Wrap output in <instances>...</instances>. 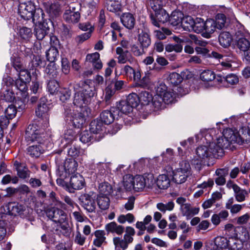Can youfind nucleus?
I'll return each mask as SVG.
<instances>
[{"label": "nucleus", "mask_w": 250, "mask_h": 250, "mask_svg": "<svg viewBox=\"0 0 250 250\" xmlns=\"http://www.w3.org/2000/svg\"><path fill=\"white\" fill-rule=\"evenodd\" d=\"M47 103V99L45 97L40 99V103L36 109V114L39 117H42L45 119H48V112L49 107Z\"/></svg>", "instance_id": "dca6fc26"}, {"label": "nucleus", "mask_w": 250, "mask_h": 250, "mask_svg": "<svg viewBox=\"0 0 250 250\" xmlns=\"http://www.w3.org/2000/svg\"><path fill=\"white\" fill-rule=\"evenodd\" d=\"M93 195V192H89L81 194L79 197L81 206L88 212H93L96 209L95 197Z\"/></svg>", "instance_id": "1a4fd4ad"}, {"label": "nucleus", "mask_w": 250, "mask_h": 250, "mask_svg": "<svg viewBox=\"0 0 250 250\" xmlns=\"http://www.w3.org/2000/svg\"><path fill=\"white\" fill-rule=\"evenodd\" d=\"M160 189H167L170 185V180L166 174L160 175L155 182Z\"/></svg>", "instance_id": "7c9ffc66"}, {"label": "nucleus", "mask_w": 250, "mask_h": 250, "mask_svg": "<svg viewBox=\"0 0 250 250\" xmlns=\"http://www.w3.org/2000/svg\"><path fill=\"white\" fill-rule=\"evenodd\" d=\"M134 190L136 191H141L145 188V182L144 177L141 175H136L133 177Z\"/></svg>", "instance_id": "2f4dec72"}, {"label": "nucleus", "mask_w": 250, "mask_h": 250, "mask_svg": "<svg viewBox=\"0 0 250 250\" xmlns=\"http://www.w3.org/2000/svg\"><path fill=\"white\" fill-rule=\"evenodd\" d=\"M125 101L130 104L132 108L138 106L139 103V97L137 94L132 93L128 95Z\"/></svg>", "instance_id": "c03bdc74"}, {"label": "nucleus", "mask_w": 250, "mask_h": 250, "mask_svg": "<svg viewBox=\"0 0 250 250\" xmlns=\"http://www.w3.org/2000/svg\"><path fill=\"white\" fill-rule=\"evenodd\" d=\"M176 203L180 205V210L182 215L185 216L188 220L190 219L199 212V208L191 207L190 204L186 203L185 198L182 197L177 198Z\"/></svg>", "instance_id": "6e6552de"}, {"label": "nucleus", "mask_w": 250, "mask_h": 250, "mask_svg": "<svg viewBox=\"0 0 250 250\" xmlns=\"http://www.w3.org/2000/svg\"><path fill=\"white\" fill-rule=\"evenodd\" d=\"M118 110L113 107L110 110L103 111L100 114V119L104 125H109L113 122L116 116H118Z\"/></svg>", "instance_id": "4468645a"}, {"label": "nucleus", "mask_w": 250, "mask_h": 250, "mask_svg": "<svg viewBox=\"0 0 250 250\" xmlns=\"http://www.w3.org/2000/svg\"><path fill=\"white\" fill-rule=\"evenodd\" d=\"M173 40L175 42V44H173L174 51L176 52H181L183 49V45L185 42L183 38H180L177 37H173Z\"/></svg>", "instance_id": "052dcab7"}, {"label": "nucleus", "mask_w": 250, "mask_h": 250, "mask_svg": "<svg viewBox=\"0 0 250 250\" xmlns=\"http://www.w3.org/2000/svg\"><path fill=\"white\" fill-rule=\"evenodd\" d=\"M216 28V25L214 20L210 19L207 20L205 22L204 34L206 35L205 37L210 38V35L214 33Z\"/></svg>", "instance_id": "c756f323"}, {"label": "nucleus", "mask_w": 250, "mask_h": 250, "mask_svg": "<svg viewBox=\"0 0 250 250\" xmlns=\"http://www.w3.org/2000/svg\"><path fill=\"white\" fill-rule=\"evenodd\" d=\"M19 35L20 37L24 40L29 39L32 35L31 28L26 27H22L19 30Z\"/></svg>", "instance_id": "680f3d73"}, {"label": "nucleus", "mask_w": 250, "mask_h": 250, "mask_svg": "<svg viewBox=\"0 0 250 250\" xmlns=\"http://www.w3.org/2000/svg\"><path fill=\"white\" fill-rule=\"evenodd\" d=\"M8 211L11 214L15 215L23 210V208L21 206L12 203L8 204Z\"/></svg>", "instance_id": "6e6d98bb"}, {"label": "nucleus", "mask_w": 250, "mask_h": 250, "mask_svg": "<svg viewBox=\"0 0 250 250\" xmlns=\"http://www.w3.org/2000/svg\"><path fill=\"white\" fill-rule=\"evenodd\" d=\"M218 41L222 46L226 48L230 45L232 38L229 32H222L219 35Z\"/></svg>", "instance_id": "cd10ccee"}, {"label": "nucleus", "mask_w": 250, "mask_h": 250, "mask_svg": "<svg viewBox=\"0 0 250 250\" xmlns=\"http://www.w3.org/2000/svg\"><path fill=\"white\" fill-rule=\"evenodd\" d=\"M227 21L226 16L222 13H218L216 15L215 17V24L216 25L217 29H221L225 27Z\"/></svg>", "instance_id": "37998d69"}, {"label": "nucleus", "mask_w": 250, "mask_h": 250, "mask_svg": "<svg viewBox=\"0 0 250 250\" xmlns=\"http://www.w3.org/2000/svg\"><path fill=\"white\" fill-rule=\"evenodd\" d=\"M205 21L201 18H196L194 21L192 30L198 33L204 31L205 29Z\"/></svg>", "instance_id": "49530a36"}, {"label": "nucleus", "mask_w": 250, "mask_h": 250, "mask_svg": "<svg viewBox=\"0 0 250 250\" xmlns=\"http://www.w3.org/2000/svg\"><path fill=\"white\" fill-rule=\"evenodd\" d=\"M145 48L142 47L139 43L132 44L130 47V51L135 56H140L145 54Z\"/></svg>", "instance_id": "8fccbe9b"}, {"label": "nucleus", "mask_w": 250, "mask_h": 250, "mask_svg": "<svg viewBox=\"0 0 250 250\" xmlns=\"http://www.w3.org/2000/svg\"><path fill=\"white\" fill-rule=\"evenodd\" d=\"M117 221L121 224H124L126 222L131 224L135 221V217L132 214L130 213L126 215L121 214L118 217Z\"/></svg>", "instance_id": "3c124183"}, {"label": "nucleus", "mask_w": 250, "mask_h": 250, "mask_svg": "<svg viewBox=\"0 0 250 250\" xmlns=\"http://www.w3.org/2000/svg\"><path fill=\"white\" fill-rule=\"evenodd\" d=\"M200 78L204 82L212 81L215 78V74L211 70H205L200 74Z\"/></svg>", "instance_id": "a18cd8bd"}, {"label": "nucleus", "mask_w": 250, "mask_h": 250, "mask_svg": "<svg viewBox=\"0 0 250 250\" xmlns=\"http://www.w3.org/2000/svg\"><path fill=\"white\" fill-rule=\"evenodd\" d=\"M105 125L98 118L91 122L89 125L90 131L95 136V140L98 141L103 138L105 135Z\"/></svg>", "instance_id": "9d476101"}, {"label": "nucleus", "mask_w": 250, "mask_h": 250, "mask_svg": "<svg viewBox=\"0 0 250 250\" xmlns=\"http://www.w3.org/2000/svg\"><path fill=\"white\" fill-rule=\"evenodd\" d=\"M229 170L227 168H219L215 171V174L217 176L215 179V183L219 186H223L226 183L225 177L228 175Z\"/></svg>", "instance_id": "a878e982"}, {"label": "nucleus", "mask_w": 250, "mask_h": 250, "mask_svg": "<svg viewBox=\"0 0 250 250\" xmlns=\"http://www.w3.org/2000/svg\"><path fill=\"white\" fill-rule=\"evenodd\" d=\"M194 21L190 16H187L182 20L181 24L185 30L190 31L193 29Z\"/></svg>", "instance_id": "a19ab883"}, {"label": "nucleus", "mask_w": 250, "mask_h": 250, "mask_svg": "<svg viewBox=\"0 0 250 250\" xmlns=\"http://www.w3.org/2000/svg\"><path fill=\"white\" fill-rule=\"evenodd\" d=\"M19 180L18 177L7 174L4 176L2 178L1 183L2 185H7L11 182L13 184H16L18 183Z\"/></svg>", "instance_id": "4d7b16f0"}, {"label": "nucleus", "mask_w": 250, "mask_h": 250, "mask_svg": "<svg viewBox=\"0 0 250 250\" xmlns=\"http://www.w3.org/2000/svg\"><path fill=\"white\" fill-rule=\"evenodd\" d=\"M191 175V169L189 163L182 161L179 164V167L173 171V181L176 184L185 183L188 177Z\"/></svg>", "instance_id": "7ed1b4c3"}, {"label": "nucleus", "mask_w": 250, "mask_h": 250, "mask_svg": "<svg viewBox=\"0 0 250 250\" xmlns=\"http://www.w3.org/2000/svg\"><path fill=\"white\" fill-rule=\"evenodd\" d=\"M78 167L77 162L73 158L66 159L63 165H59L57 174L62 178H68L71 174L75 173Z\"/></svg>", "instance_id": "39448f33"}, {"label": "nucleus", "mask_w": 250, "mask_h": 250, "mask_svg": "<svg viewBox=\"0 0 250 250\" xmlns=\"http://www.w3.org/2000/svg\"><path fill=\"white\" fill-rule=\"evenodd\" d=\"M81 15L79 11L65 10L63 15V19L69 23H76L80 21Z\"/></svg>", "instance_id": "393cba45"}, {"label": "nucleus", "mask_w": 250, "mask_h": 250, "mask_svg": "<svg viewBox=\"0 0 250 250\" xmlns=\"http://www.w3.org/2000/svg\"><path fill=\"white\" fill-rule=\"evenodd\" d=\"M113 242L116 248L119 247L123 250H125L128 248V245L124 238L122 239L119 237H115L113 238Z\"/></svg>", "instance_id": "bf43d9fd"}, {"label": "nucleus", "mask_w": 250, "mask_h": 250, "mask_svg": "<svg viewBox=\"0 0 250 250\" xmlns=\"http://www.w3.org/2000/svg\"><path fill=\"white\" fill-rule=\"evenodd\" d=\"M44 19V14L42 9L40 8H35L33 13V17L31 18L33 23L35 24L41 23Z\"/></svg>", "instance_id": "f704fd0d"}, {"label": "nucleus", "mask_w": 250, "mask_h": 250, "mask_svg": "<svg viewBox=\"0 0 250 250\" xmlns=\"http://www.w3.org/2000/svg\"><path fill=\"white\" fill-rule=\"evenodd\" d=\"M243 142H224L222 143L224 149L233 150L235 149L238 145H242Z\"/></svg>", "instance_id": "0e129e2a"}, {"label": "nucleus", "mask_w": 250, "mask_h": 250, "mask_svg": "<svg viewBox=\"0 0 250 250\" xmlns=\"http://www.w3.org/2000/svg\"><path fill=\"white\" fill-rule=\"evenodd\" d=\"M105 229L107 233H111L121 235L125 231V228L122 225H118L115 222H111L105 225Z\"/></svg>", "instance_id": "4be33fe9"}, {"label": "nucleus", "mask_w": 250, "mask_h": 250, "mask_svg": "<svg viewBox=\"0 0 250 250\" xmlns=\"http://www.w3.org/2000/svg\"><path fill=\"white\" fill-rule=\"evenodd\" d=\"M17 111L16 106L13 104H10L5 110V114L8 116V118L12 119L15 117Z\"/></svg>", "instance_id": "774afa93"}, {"label": "nucleus", "mask_w": 250, "mask_h": 250, "mask_svg": "<svg viewBox=\"0 0 250 250\" xmlns=\"http://www.w3.org/2000/svg\"><path fill=\"white\" fill-rule=\"evenodd\" d=\"M35 8L34 4L31 1L21 2L19 5L18 13L22 19L29 20L33 17V13Z\"/></svg>", "instance_id": "9b49d317"}, {"label": "nucleus", "mask_w": 250, "mask_h": 250, "mask_svg": "<svg viewBox=\"0 0 250 250\" xmlns=\"http://www.w3.org/2000/svg\"><path fill=\"white\" fill-rule=\"evenodd\" d=\"M165 5H157L155 7H150L154 12V14L150 15L151 22L155 26L159 27L160 23H164L169 19L168 14L163 8Z\"/></svg>", "instance_id": "423d86ee"}, {"label": "nucleus", "mask_w": 250, "mask_h": 250, "mask_svg": "<svg viewBox=\"0 0 250 250\" xmlns=\"http://www.w3.org/2000/svg\"><path fill=\"white\" fill-rule=\"evenodd\" d=\"M59 84L56 80L49 81L47 84V89L51 94H54L58 91Z\"/></svg>", "instance_id": "69168bd1"}, {"label": "nucleus", "mask_w": 250, "mask_h": 250, "mask_svg": "<svg viewBox=\"0 0 250 250\" xmlns=\"http://www.w3.org/2000/svg\"><path fill=\"white\" fill-rule=\"evenodd\" d=\"M89 81H81L74 85L76 93L74 97L73 104L80 108L83 107L81 111L72 112L71 109L65 107V114L67 120H70L72 125L76 128H80L84 125L86 121L85 112H87L86 105L89 104L95 94V88L90 85ZM87 114V113H86Z\"/></svg>", "instance_id": "f257e3e1"}, {"label": "nucleus", "mask_w": 250, "mask_h": 250, "mask_svg": "<svg viewBox=\"0 0 250 250\" xmlns=\"http://www.w3.org/2000/svg\"><path fill=\"white\" fill-rule=\"evenodd\" d=\"M190 72L188 70L182 71L181 74L172 72L169 74L168 81L169 83L173 85H177L180 84L184 79H188L190 76Z\"/></svg>", "instance_id": "2eb2a0df"}, {"label": "nucleus", "mask_w": 250, "mask_h": 250, "mask_svg": "<svg viewBox=\"0 0 250 250\" xmlns=\"http://www.w3.org/2000/svg\"><path fill=\"white\" fill-rule=\"evenodd\" d=\"M86 237L81 233L78 227H77V230L73 235V241L74 243L79 246H83L86 241Z\"/></svg>", "instance_id": "ea45409f"}, {"label": "nucleus", "mask_w": 250, "mask_h": 250, "mask_svg": "<svg viewBox=\"0 0 250 250\" xmlns=\"http://www.w3.org/2000/svg\"><path fill=\"white\" fill-rule=\"evenodd\" d=\"M44 71L46 74L48 75L51 78H57L59 74L55 62H50L47 65Z\"/></svg>", "instance_id": "4c0bfd02"}, {"label": "nucleus", "mask_w": 250, "mask_h": 250, "mask_svg": "<svg viewBox=\"0 0 250 250\" xmlns=\"http://www.w3.org/2000/svg\"><path fill=\"white\" fill-rule=\"evenodd\" d=\"M46 215L53 222L59 223L63 230L68 228L67 221V214L63 210L58 208H52L46 211Z\"/></svg>", "instance_id": "20e7f679"}, {"label": "nucleus", "mask_w": 250, "mask_h": 250, "mask_svg": "<svg viewBox=\"0 0 250 250\" xmlns=\"http://www.w3.org/2000/svg\"><path fill=\"white\" fill-rule=\"evenodd\" d=\"M211 154L209 151L208 145L207 146H201L196 149V155L198 158H193L191 160V163L195 166V167L198 170H200L202 168V162L211 157Z\"/></svg>", "instance_id": "0eeeda50"}, {"label": "nucleus", "mask_w": 250, "mask_h": 250, "mask_svg": "<svg viewBox=\"0 0 250 250\" xmlns=\"http://www.w3.org/2000/svg\"><path fill=\"white\" fill-rule=\"evenodd\" d=\"M139 100L142 102L144 104H149L152 100V95L147 91L142 92L140 94Z\"/></svg>", "instance_id": "13d9d810"}, {"label": "nucleus", "mask_w": 250, "mask_h": 250, "mask_svg": "<svg viewBox=\"0 0 250 250\" xmlns=\"http://www.w3.org/2000/svg\"><path fill=\"white\" fill-rule=\"evenodd\" d=\"M59 55L57 48L53 46L50 47L46 52L45 56L47 60L51 62H55Z\"/></svg>", "instance_id": "473e14b6"}, {"label": "nucleus", "mask_w": 250, "mask_h": 250, "mask_svg": "<svg viewBox=\"0 0 250 250\" xmlns=\"http://www.w3.org/2000/svg\"><path fill=\"white\" fill-rule=\"evenodd\" d=\"M116 109L118 110V116H119L120 112L121 113L127 115L130 113L133 109L132 107L125 100L121 101L117 104Z\"/></svg>", "instance_id": "c85d7f7f"}, {"label": "nucleus", "mask_w": 250, "mask_h": 250, "mask_svg": "<svg viewBox=\"0 0 250 250\" xmlns=\"http://www.w3.org/2000/svg\"><path fill=\"white\" fill-rule=\"evenodd\" d=\"M27 82V81L20 79H17L15 81V86L19 90V92L17 93V95H20L24 99L28 96Z\"/></svg>", "instance_id": "b1692460"}, {"label": "nucleus", "mask_w": 250, "mask_h": 250, "mask_svg": "<svg viewBox=\"0 0 250 250\" xmlns=\"http://www.w3.org/2000/svg\"><path fill=\"white\" fill-rule=\"evenodd\" d=\"M163 101L162 97L158 95H155L150 102V104L154 107V110H158L161 109L163 104Z\"/></svg>", "instance_id": "de8ad7c7"}, {"label": "nucleus", "mask_w": 250, "mask_h": 250, "mask_svg": "<svg viewBox=\"0 0 250 250\" xmlns=\"http://www.w3.org/2000/svg\"><path fill=\"white\" fill-rule=\"evenodd\" d=\"M121 21L123 25L128 29H132L135 24L136 21L134 16L130 13L123 14L121 17Z\"/></svg>", "instance_id": "5701e85b"}, {"label": "nucleus", "mask_w": 250, "mask_h": 250, "mask_svg": "<svg viewBox=\"0 0 250 250\" xmlns=\"http://www.w3.org/2000/svg\"><path fill=\"white\" fill-rule=\"evenodd\" d=\"M115 89L112 83L108 84L104 90V100L107 104L109 103L112 97L115 94Z\"/></svg>", "instance_id": "79ce46f5"}, {"label": "nucleus", "mask_w": 250, "mask_h": 250, "mask_svg": "<svg viewBox=\"0 0 250 250\" xmlns=\"http://www.w3.org/2000/svg\"><path fill=\"white\" fill-rule=\"evenodd\" d=\"M95 238L93 240V245L97 247H100L105 243V232L104 230H96L94 232Z\"/></svg>", "instance_id": "bb28decb"}, {"label": "nucleus", "mask_w": 250, "mask_h": 250, "mask_svg": "<svg viewBox=\"0 0 250 250\" xmlns=\"http://www.w3.org/2000/svg\"><path fill=\"white\" fill-rule=\"evenodd\" d=\"M80 141H91L95 140V136L89 130H84L79 136Z\"/></svg>", "instance_id": "e2e57ef3"}, {"label": "nucleus", "mask_w": 250, "mask_h": 250, "mask_svg": "<svg viewBox=\"0 0 250 250\" xmlns=\"http://www.w3.org/2000/svg\"><path fill=\"white\" fill-rule=\"evenodd\" d=\"M137 41L138 43L142 46V47H144L146 49L151 44V39L147 29L144 28L141 33L138 31Z\"/></svg>", "instance_id": "a211bd4d"}, {"label": "nucleus", "mask_w": 250, "mask_h": 250, "mask_svg": "<svg viewBox=\"0 0 250 250\" xmlns=\"http://www.w3.org/2000/svg\"><path fill=\"white\" fill-rule=\"evenodd\" d=\"M157 208L161 212L165 213L167 210L171 211L174 207V203L169 201L166 204L159 203L156 205Z\"/></svg>", "instance_id": "09e8293b"}, {"label": "nucleus", "mask_w": 250, "mask_h": 250, "mask_svg": "<svg viewBox=\"0 0 250 250\" xmlns=\"http://www.w3.org/2000/svg\"><path fill=\"white\" fill-rule=\"evenodd\" d=\"M144 181L145 182V187L151 188L155 184L156 182L155 179L153 174L145 173L143 175Z\"/></svg>", "instance_id": "603ef678"}, {"label": "nucleus", "mask_w": 250, "mask_h": 250, "mask_svg": "<svg viewBox=\"0 0 250 250\" xmlns=\"http://www.w3.org/2000/svg\"><path fill=\"white\" fill-rule=\"evenodd\" d=\"M239 133L242 134L239 136L241 141H250V124L248 128L245 126L241 127L239 129Z\"/></svg>", "instance_id": "5fc2aeb1"}, {"label": "nucleus", "mask_w": 250, "mask_h": 250, "mask_svg": "<svg viewBox=\"0 0 250 250\" xmlns=\"http://www.w3.org/2000/svg\"><path fill=\"white\" fill-rule=\"evenodd\" d=\"M241 136L242 134L239 133V130L237 131L236 130L227 128L218 136H217L215 130H204L197 134L195 137L196 141H220L223 140V137L226 141H241L239 136Z\"/></svg>", "instance_id": "f03ea898"}, {"label": "nucleus", "mask_w": 250, "mask_h": 250, "mask_svg": "<svg viewBox=\"0 0 250 250\" xmlns=\"http://www.w3.org/2000/svg\"><path fill=\"white\" fill-rule=\"evenodd\" d=\"M109 203L110 200L107 196L98 195L97 197V204L101 209L105 210L108 208Z\"/></svg>", "instance_id": "58836bf2"}, {"label": "nucleus", "mask_w": 250, "mask_h": 250, "mask_svg": "<svg viewBox=\"0 0 250 250\" xmlns=\"http://www.w3.org/2000/svg\"><path fill=\"white\" fill-rule=\"evenodd\" d=\"M25 138L26 141H36L40 139L43 140L45 139V136L43 134L40 133L35 125H29L26 129Z\"/></svg>", "instance_id": "f8f14e48"}, {"label": "nucleus", "mask_w": 250, "mask_h": 250, "mask_svg": "<svg viewBox=\"0 0 250 250\" xmlns=\"http://www.w3.org/2000/svg\"><path fill=\"white\" fill-rule=\"evenodd\" d=\"M17 172L19 177L22 179L28 178L30 175V171L25 166H23L21 167H17Z\"/></svg>", "instance_id": "864d4df0"}, {"label": "nucleus", "mask_w": 250, "mask_h": 250, "mask_svg": "<svg viewBox=\"0 0 250 250\" xmlns=\"http://www.w3.org/2000/svg\"><path fill=\"white\" fill-rule=\"evenodd\" d=\"M70 184L73 189L80 190L85 186L84 179L81 175L76 173L71 177Z\"/></svg>", "instance_id": "aec40b11"}, {"label": "nucleus", "mask_w": 250, "mask_h": 250, "mask_svg": "<svg viewBox=\"0 0 250 250\" xmlns=\"http://www.w3.org/2000/svg\"><path fill=\"white\" fill-rule=\"evenodd\" d=\"M250 47V41L244 37L239 38L235 41L234 44V48L236 49L237 53L245 52L249 49Z\"/></svg>", "instance_id": "6ab92c4d"}, {"label": "nucleus", "mask_w": 250, "mask_h": 250, "mask_svg": "<svg viewBox=\"0 0 250 250\" xmlns=\"http://www.w3.org/2000/svg\"><path fill=\"white\" fill-rule=\"evenodd\" d=\"M105 6L108 11L116 13L121 10V5L118 1L106 0Z\"/></svg>", "instance_id": "72a5a7b5"}, {"label": "nucleus", "mask_w": 250, "mask_h": 250, "mask_svg": "<svg viewBox=\"0 0 250 250\" xmlns=\"http://www.w3.org/2000/svg\"><path fill=\"white\" fill-rule=\"evenodd\" d=\"M99 195L107 196L112 193V188L109 184L107 182H104L99 185Z\"/></svg>", "instance_id": "c9c22d12"}, {"label": "nucleus", "mask_w": 250, "mask_h": 250, "mask_svg": "<svg viewBox=\"0 0 250 250\" xmlns=\"http://www.w3.org/2000/svg\"><path fill=\"white\" fill-rule=\"evenodd\" d=\"M224 142H209L208 144L211 157L219 158L224 154L222 143Z\"/></svg>", "instance_id": "ddd939ff"}, {"label": "nucleus", "mask_w": 250, "mask_h": 250, "mask_svg": "<svg viewBox=\"0 0 250 250\" xmlns=\"http://www.w3.org/2000/svg\"><path fill=\"white\" fill-rule=\"evenodd\" d=\"M234 192L235 198L236 201L239 202L245 201L246 197L249 195L246 190L241 189L239 187L238 188L235 187Z\"/></svg>", "instance_id": "e433bc0d"}, {"label": "nucleus", "mask_w": 250, "mask_h": 250, "mask_svg": "<svg viewBox=\"0 0 250 250\" xmlns=\"http://www.w3.org/2000/svg\"><path fill=\"white\" fill-rule=\"evenodd\" d=\"M174 94L170 89L167 90L163 95L162 99L164 103L166 104L171 103L174 100Z\"/></svg>", "instance_id": "338daca9"}, {"label": "nucleus", "mask_w": 250, "mask_h": 250, "mask_svg": "<svg viewBox=\"0 0 250 250\" xmlns=\"http://www.w3.org/2000/svg\"><path fill=\"white\" fill-rule=\"evenodd\" d=\"M116 54L118 55V62L119 63H125L127 62L131 63L133 58L131 56L127 50H124L121 47H118L116 49Z\"/></svg>", "instance_id": "f3484780"}, {"label": "nucleus", "mask_w": 250, "mask_h": 250, "mask_svg": "<svg viewBox=\"0 0 250 250\" xmlns=\"http://www.w3.org/2000/svg\"><path fill=\"white\" fill-rule=\"evenodd\" d=\"M123 71L125 76L130 80H133L135 82H138L141 80V74L140 71L134 69L128 65L124 66Z\"/></svg>", "instance_id": "412c9836"}]
</instances>
